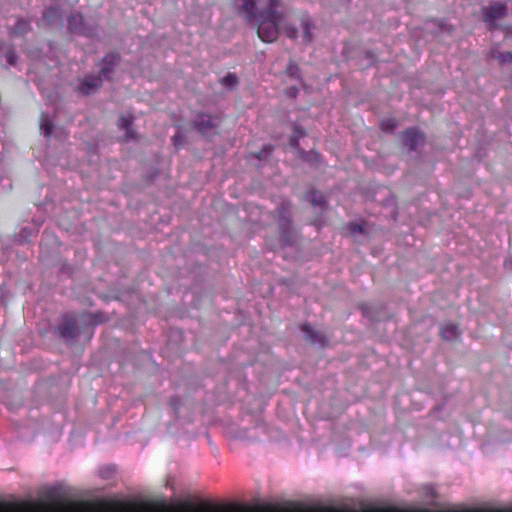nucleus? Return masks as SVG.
I'll use <instances>...</instances> for the list:
<instances>
[{"instance_id": "a211bd4d", "label": "nucleus", "mask_w": 512, "mask_h": 512, "mask_svg": "<svg viewBox=\"0 0 512 512\" xmlns=\"http://www.w3.org/2000/svg\"><path fill=\"white\" fill-rule=\"evenodd\" d=\"M273 147L271 145L264 146L260 151L253 153L258 160H266L271 154Z\"/></svg>"}, {"instance_id": "412c9836", "label": "nucleus", "mask_w": 512, "mask_h": 512, "mask_svg": "<svg viewBox=\"0 0 512 512\" xmlns=\"http://www.w3.org/2000/svg\"><path fill=\"white\" fill-rule=\"evenodd\" d=\"M4 56H5V59L6 61L10 64V65H15L16 64V54L15 52L10 49V48H7V50L5 51L4 53Z\"/></svg>"}, {"instance_id": "6ab92c4d", "label": "nucleus", "mask_w": 512, "mask_h": 512, "mask_svg": "<svg viewBox=\"0 0 512 512\" xmlns=\"http://www.w3.org/2000/svg\"><path fill=\"white\" fill-rule=\"evenodd\" d=\"M324 202H325L324 196L322 195L321 192H318V191L312 192V194H311L312 205L322 207Z\"/></svg>"}, {"instance_id": "20e7f679", "label": "nucleus", "mask_w": 512, "mask_h": 512, "mask_svg": "<svg viewBox=\"0 0 512 512\" xmlns=\"http://www.w3.org/2000/svg\"><path fill=\"white\" fill-rule=\"evenodd\" d=\"M507 7L503 3H493L489 6L483 7L482 16L485 23L488 24V29L496 28L495 22L506 16Z\"/></svg>"}, {"instance_id": "ddd939ff", "label": "nucleus", "mask_w": 512, "mask_h": 512, "mask_svg": "<svg viewBox=\"0 0 512 512\" xmlns=\"http://www.w3.org/2000/svg\"><path fill=\"white\" fill-rule=\"evenodd\" d=\"M491 58L498 60L500 64L504 63H512V53L511 52H501L497 49L491 50Z\"/></svg>"}, {"instance_id": "6e6552de", "label": "nucleus", "mask_w": 512, "mask_h": 512, "mask_svg": "<svg viewBox=\"0 0 512 512\" xmlns=\"http://www.w3.org/2000/svg\"><path fill=\"white\" fill-rule=\"evenodd\" d=\"M104 80L106 79L101 77L99 72L97 75L87 76L81 83V91L86 95L97 91L102 86Z\"/></svg>"}, {"instance_id": "5701e85b", "label": "nucleus", "mask_w": 512, "mask_h": 512, "mask_svg": "<svg viewBox=\"0 0 512 512\" xmlns=\"http://www.w3.org/2000/svg\"><path fill=\"white\" fill-rule=\"evenodd\" d=\"M276 36L277 34H257L258 39L266 43H272L276 41Z\"/></svg>"}, {"instance_id": "393cba45", "label": "nucleus", "mask_w": 512, "mask_h": 512, "mask_svg": "<svg viewBox=\"0 0 512 512\" xmlns=\"http://www.w3.org/2000/svg\"><path fill=\"white\" fill-rule=\"evenodd\" d=\"M173 141L176 145H181L184 142V136L178 133L173 137Z\"/></svg>"}, {"instance_id": "2eb2a0df", "label": "nucleus", "mask_w": 512, "mask_h": 512, "mask_svg": "<svg viewBox=\"0 0 512 512\" xmlns=\"http://www.w3.org/2000/svg\"><path fill=\"white\" fill-rule=\"evenodd\" d=\"M53 125L47 116L41 115L40 118V130L43 131L44 136L49 137L52 133Z\"/></svg>"}, {"instance_id": "a878e982", "label": "nucleus", "mask_w": 512, "mask_h": 512, "mask_svg": "<svg viewBox=\"0 0 512 512\" xmlns=\"http://www.w3.org/2000/svg\"><path fill=\"white\" fill-rule=\"evenodd\" d=\"M302 22H303L302 30H303L304 32H308L310 29L314 28V27L311 25V23H310V21H309V20H303Z\"/></svg>"}, {"instance_id": "bb28decb", "label": "nucleus", "mask_w": 512, "mask_h": 512, "mask_svg": "<svg viewBox=\"0 0 512 512\" xmlns=\"http://www.w3.org/2000/svg\"><path fill=\"white\" fill-rule=\"evenodd\" d=\"M272 7L276 6V0H271Z\"/></svg>"}, {"instance_id": "39448f33", "label": "nucleus", "mask_w": 512, "mask_h": 512, "mask_svg": "<svg viewBox=\"0 0 512 512\" xmlns=\"http://www.w3.org/2000/svg\"><path fill=\"white\" fill-rule=\"evenodd\" d=\"M220 124L218 117L202 114L197 117L194 122L195 128L204 136H212Z\"/></svg>"}, {"instance_id": "423d86ee", "label": "nucleus", "mask_w": 512, "mask_h": 512, "mask_svg": "<svg viewBox=\"0 0 512 512\" xmlns=\"http://www.w3.org/2000/svg\"><path fill=\"white\" fill-rule=\"evenodd\" d=\"M402 143L412 151H419L425 144V135L415 128L403 132Z\"/></svg>"}, {"instance_id": "f03ea898", "label": "nucleus", "mask_w": 512, "mask_h": 512, "mask_svg": "<svg viewBox=\"0 0 512 512\" xmlns=\"http://www.w3.org/2000/svg\"><path fill=\"white\" fill-rule=\"evenodd\" d=\"M277 220L279 233L282 241L286 245H291L296 239V232L291 225V211L288 203H283L273 212Z\"/></svg>"}, {"instance_id": "7ed1b4c3", "label": "nucleus", "mask_w": 512, "mask_h": 512, "mask_svg": "<svg viewBox=\"0 0 512 512\" xmlns=\"http://www.w3.org/2000/svg\"><path fill=\"white\" fill-rule=\"evenodd\" d=\"M242 4V12L245 14L247 18H255L260 24H264L267 21H270L276 30H278V26L275 22L274 12L272 11V7L268 11L260 12L257 8V0H241Z\"/></svg>"}, {"instance_id": "c85d7f7f", "label": "nucleus", "mask_w": 512, "mask_h": 512, "mask_svg": "<svg viewBox=\"0 0 512 512\" xmlns=\"http://www.w3.org/2000/svg\"><path fill=\"white\" fill-rule=\"evenodd\" d=\"M269 29V27L264 28V32H268Z\"/></svg>"}, {"instance_id": "1a4fd4ad", "label": "nucleus", "mask_w": 512, "mask_h": 512, "mask_svg": "<svg viewBox=\"0 0 512 512\" xmlns=\"http://www.w3.org/2000/svg\"><path fill=\"white\" fill-rule=\"evenodd\" d=\"M302 331L304 333L305 340L311 344L320 346H324L326 344L325 335L320 331L314 330L310 325H303Z\"/></svg>"}, {"instance_id": "b1692460", "label": "nucleus", "mask_w": 512, "mask_h": 512, "mask_svg": "<svg viewBox=\"0 0 512 512\" xmlns=\"http://www.w3.org/2000/svg\"><path fill=\"white\" fill-rule=\"evenodd\" d=\"M396 123L393 120H389L387 122L382 123V129L388 132H391L395 129Z\"/></svg>"}, {"instance_id": "aec40b11", "label": "nucleus", "mask_w": 512, "mask_h": 512, "mask_svg": "<svg viewBox=\"0 0 512 512\" xmlns=\"http://www.w3.org/2000/svg\"><path fill=\"white\" fill-rule=\"evenodd\" d=\"M303 135H304V131L302 130V128L299 126H295L294 127V136L291 138V145L296 148L298 145V137L303 136Z\"/></svg>"}, {"instance_id": "4468645a", "label": "nucleus", "mask_w": 512, "mask_h": 512, "mask_svg": "<svg viewBox=\"0 0 512 512\" xmlns=\"http://www.w3.org/2000/svg\"><path fill=\"white\" fill-rule=\"evenodd\" d=\"M131 121L128 118L120 117L118 120V126L121 129L126 130L125 138L126 139H133L135 138L134 131L130 128Z\"/></svg>"}, {"instance_id": "f8f14e48", "label": "nucleus", "mask_w": 512, "mask_h": 512, "mask_svg": "<svg viewBox=\"0 0 512 512\" xmlns=\"http://www.w3.org/2000/svg\"><path fill=\"white\" fill-rule=\"evenodd\" d=\"M61 17L62 13L57 6H51L49 9L45 11L43 15V19L49 24L60 21Z\"/></svg>"}, {"instance_id": "cd10ccee", "label": "nucleus", "mask_w": 512, "mask_h": 512, "mask_svg": "<svg viewBox=\"0 0 512 512\" xmlns=\"http://www.w3.org/2000/svg\"><path fill=\"white\" fill-rule=\"evenodd\" d=\"M296 31H297V28L293 27V28H291L290 32H296Z\"/></svg>"}, {"instance_id": "dca6fc26", "label": "nucleus", "mask_w": 512, "mask_h": 512, "mask_svg": "<svg viewBox=\"0 0 512 512\" xmlns=\"http://www.w3.org/2000/svg\"><path fill=\"white\" fill-rule=\"evenodd\" d=\"M286 73L293 79H301L300 69L293 61H290L286 67Z\"/></svg>"}, {"instance_id": "9b49d317", "label": "nucleus", "mask_w": 512, "mask_h": 512, "mask_svg": "<svg viewBox=\"0 0 512 512\" xmlns=\"http://www.w3.org/2000/svg\"><path fill=\"white\" fill-rule=\"evenodd\" d=\"M69 28L72 32H78L83 29H87L83 16L81 14L73 13L68 19Z\"/></svg>"}, {"instance_id": "0eeeda50", "label": "nucleus", "mask_w": 512, "mask_h": 512, "mask_svg": "<svg viewBox=\"0 0 512 512\" xmlns=\"http://www.w3.org/2000/svg\"><path fill=\"white\" fill-rule=\"evenodd\" d=\"M121 57L118 53L110 52L102 59L99 63V74L106 80H109L115 71V68L119 65Z\"/></svg>"}, {"instance_id": "f257e3e1", "label": "nucleus", "mask_w": 512, "mask_h": 512, "mask_svg": "<svg viewBox=\"0 0 512 512\" xmlns=\"http://www.w3.org/2000/svg\"><path fill=\"white\" fill-rule=\"evenodd\" d=\"M102 321L101 315L81 313L79 315H66L58 326L59 337L67 344H73L81 335L89 341L92 336V328Z\"/></svg>"}, {"instance_id": "f3484780", "label": "nucleus", "mask_w": 512, "mask_h": 512, "mask_svg": "<svg viewBox=\"0 0 512 512\" xmlns=\"http://www.w3.org/2000/svg\"><path fill=\"white\" fill-rule=\"evenodd\" d=\"M221 83L228 87L229 89H233L238 84V78L235 74H227L224 78L221 79Z\"/></svg>"}, {"instance_id": "9d476101", "label": "nucleus", "mask_w": 512, "mask_h": 512, "mask_svg": "<svg viewBox=\"0 0 512 512\" xmlns=\"http://www.w3.org/2000/svg\"><path fill=\"white\" fill-rule=\"evenodd\" d=\"M441 336L446 341H455L460 337V330L456 324L447 322L441 326Z\"/></svg>"}, {"instance_id": "4be33fe9", "label": "nucleus", "mask_w": 512, "mask_h": 512, "mask_svg": "<svg viewBox=\"0 0 512 512\" xmlns=\"http://www.w3.org/2000/svg\"><path fill=\"white\" fill-rule=\"evenodd\" d=\"M349 231L352 235L360 234L362 235L364 233L363 226L357 223H351L349 225Z\"/></svg>"}]
</instances>
